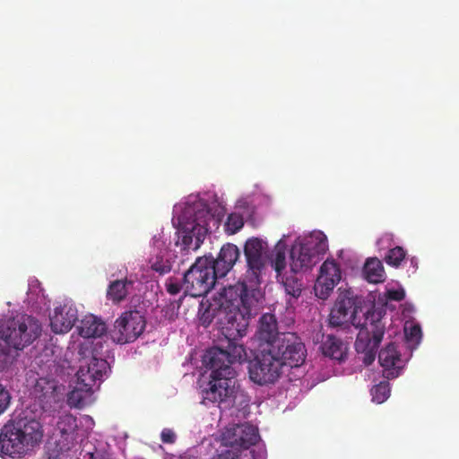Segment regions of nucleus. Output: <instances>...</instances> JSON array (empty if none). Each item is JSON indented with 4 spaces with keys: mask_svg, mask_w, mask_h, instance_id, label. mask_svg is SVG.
I'll return each mask as SVG.
<instances>
[{
    "mask_svg": "<svg viewBox=\"0 0 459 459\" xmlns=\"http://www.w3.org/2000/svg\"><path fill=\"white\" fill-rule=\"evenodd\" d=\"M257 291L245 294V288L238 284L227 288L221 294V306L230 312L220 316L226 345L212 347L204 356V363L210 370L209 381L203 386L204 401L230 407L234 403L237 384L235 362L247 358L240 339L247 334L252 310L256 305Z\"/></svg>",
    "mask_w": 459,
    "mask_h": 459,
    "instance_id": "obj_1",
    "label": "nucleus"
},
{
    "mask_svg": "<svg viewBox=\"0 0 459 459\" xmlns=\"http://www.w3.org/2000/svg\"><path fill=\"white\" fill-rule=\"evenodd\" d=\"M56 388L55 379L39 378L37 381L35 389L41 393L39 398L44 404L39 411L26 408L0 429L1 456L21 458L39 446L44 436V425L55 420Z\"/></svg>",
    "mask_w": 459,
    "mask_h": 459,
    "instance_id": "obj_2",
    "label": "nucleus"
},
{
    "mask_svg": "<svg viewBox=\"0 0 459 459\" xmlns=\"http://www.w3.org/2000/svg\"><path fill=\"white\" fill-rule=\"evenodd\" d=\"M362 299L351 290L340 292L333 307L329 315V324L333 327L347 328L352 325L359 328L355 342V349L362 354V361L366 366L371 365L378 346L385 333V325L380 318L374 319L375 312L364 313L363 324L357 321L359 312H361Z\"/></svg>",
    "mask_w": 459,
    "mask_h": 459,
    "instance_id": "obj_3",
    "label": "nucleus"
},
{
    "mask_svg": "<svg viewBox=\"0 0 459 459\" xmlns=\"http://www.w3.org/2000/svg\"><path fill=\"white\" fill-rule=\"evenodd\" d=\"M266 248V243H264L262 239L258 238H251L247 240L244 247V254L247 259V271L246 274V278L250 283V288L247 287V284L245 281H238L236 284L229 285L224 287L221 291L219 293V303L220 309L218 312L219 316H225L230 309H225L221 306V294L227 288L234 287L236 285L241 284L245 288V294H253L254 291H257L256 296V305L254 307L252 310V316L256 314V311L259 307V299L261 298L260 290L255 288L260 283V275L264 268L265 262L264 259V252Z\"/></svg>",
    "mask_w": 459,
    "mask_h": 459,
    "instance_id": "obj_4",
    "label": "nucleus"
},
{
    "mask_svg": "<svg viewBox=\"0 0 459 459\" xmlns=\"http://www.w3.org/2000/svg\"><path fill=\"white\" fill-rule=\"evenodd\" d=\"M41 331L38 320L27 315L0 320V339L20 352L30 345Z\"/></svg>",
    "mask_w": 459,
    "mask_h": 459,
    "instance_id": "obj_5",
    "label": "nucleus"
},
{
    "mask_svg": "<svg viewBox=\"0 0 459 459\" xmlns=\"http://www.w3.org/2000/svg\"><path fill=\"white\" fill-rule=\"evenodd\" d=\"M328 248L327 238L322 232H316L290 250V270L294 273L311 269Z\"/></svg>",
    "mask_w": 459,
    "mask_h": 459,
    "instance_id": "obj_6",
    "label": "nucleus"
},
{
    "mask_svg": "<svg viewBox=\"0 0 459 459\" xmlns=\"http://www.w3.org/2000/svg\"><path fill=\"white\" fill-rule=\"evenodd\" d=\"M217 278L220 277L209 261L204 256L198 257L184 273V293L192 297L204 296L213 288Z\"/></svg>",
    "mask_w": 459,
    "mask_h": 459,
    "instance_id": "obj_7",
    "label": "nucleus"
},
{
    "mask_svg": "<svg viewBox=\"0 0 459 459\" xmlns=\"http://www.w3.org/2000/svg\"><path fill=\"white\" fill-rule=\"evenodd\" d=\"M267 349L282 366L290 368L300 367L307 357L305 344L294 332H282Z\"/></svg>",
    "mask_w": 459,
    "mask_h": 459,
    "instance_id": "obj_8",
    "label": "nucleus"
},
{
    "mask_svg": "<svg viewBox=\"0 0 459 459\" xmlns=\"http://www.w3.org/2000/svg\"><path fill=\"white\" fill-rule=\"evenodd\" d=\"M282 367L267 348H260L259 353L249 363V377L260 385L273 384L280 377Z\"/></svg>",
    "mask_w": 459,
    "mask_h": 459,
    "instance_id": "obj_9",
    "label": "nucleus"
},
{
    "mask_svg": "<svg viewBox=\"0 0 459 459\" xmlns=\"http://www.w3.org/2000/svg\"><path fill=\"white\" fill-rule=\"evenodd\" d=\"M144 328V317L138 311H126L115 322L113 339L118 343L133 342Z\"/></svg>",
    "mask_w": 459,
    "mask_h": 459,
    "instance_id": "obj_10",
    "label": "nucleus"
},
{
    "mask_svg": "<svg viewBox=\"0 0 459 459\" xmlns=\"http://www.w3.org/2000/svg\"><path fill=\"white\" fill-rule=\"evenodd\" d=\"M258 429L251 424H234L227 427L221 434V442L235 449H248L259 440Z\"/></svg>",
    "mask_w": 459,
    "mask_h": 459,
    "instance_id": "obj_11",
    "label": "nucleus"
},
{
    "mask_svg": "<svg viewBox=\"0 0 459 459\" xmlns=\"http://www.w3.org/2000/svg\"><path fill=\"white\" fill-rule=\"evenodd\" d=\"M342 279L339 264L333 259H326L321 265L314 290L316 297L326 299Z\"/></svg>",
    "mask_w": 459,
    "mask_h": 459,
    "instance_id": "obj_12",
    "label": "nucleus"
},
{
    "mask_svg": "<svg viewBox=\"0 0 459 459\" xmlns=\"http://www.w3.org/2000/svg\"><path fill=\"white\" fill-rule=\"evenodd\" d=\"M27 303L34 310L39 311L49 318L52 331L57 333L55 318L57 316V307L50 310V301L44 293L39 281L36 278H30L28 281Z\"/></svg>",
    "mask_w": 459,
    "mask_h": 459,
    "instance_id": "obj_13",
    "label": "nucleus"
},
{
    "mask_svg": "<svg viewBox=\"0 0 459 459\" xmlns=\"http://www.w3.org/2000/svg\"><path fill=\"white\" fill-rule=\"evenodd\" d=\"M207 231L208 229L205 225L195 221L181 225L177 231L176 246L180 247L182 251H195L203 244Z\"/></svg>",
    "mask_w": 459,
    "mask_h": 459,
    "instance_id": "obj_14",
    "label": "nucleus"
},
{
    "mask_svg": "<svg viewBox=\"0 0 459 459\" xmlns=\"http://www.w3.org/2000/svg\"><path fill=\"white\" fill-rule=\"evenodd\" d=\"M239 249L236 245L228 243L222 246L216 259L212 255H204V257L209 261L217 275L221 278L232 269L239 257Z\"/></svg>",
    "mask_w": 459,
    "mask_h": 459,
    "instance_id": "obj_15",
    "label": "nucleus"
},
{
    "mask_svg": "<svg viewBox=\"0 0 459 459\" xmlns=\"http://www.w3.org/2000/svg\"><path fill=\"white\" fill-rule=\"evenodd\" d=\"M94 351L92 340L72 336L65 353V362H67L68 368H70L72 363L81 362L96 356Z\"/></svg>",
    "mask_w": 459,
    "mask_h": 459,
    "instance_id": "obj_16",
    "label": "nucleus"
},
{
    "mask_svg": "<svg viewBox=\"0 0 459 459\" xmlns=\"http://www.w3.org/2000/svg\"><path fill=\"white\" fill-rule=\"evenodd\" d=\"M282 332L279 331L276 316L271 313L263 314L257 325L255 336L259 342L260 348H270Z\"/></svg>",
    "mask_w": 459,
    "mask_h": 459,
    "instance_id": "obj_17",
    "label": "nucleus"
},
{
    "mask_svg": "<svg viewBox=\"0 0 459 459\" xmlns=\"http://www.w3.org/2000/svg\"><path fill=\"white\" fill-rule=\"evenodd\" d=\"M108 369H109V365L106 359L93 356L89 363L80 366L76 372V378L94 386L98 381L100 384L103 380Z\"/></svg>",
    "mask_w": 459,
    "mask_h": 459,
    "instance_id": "obj_18",
    "label": "nucleus"
},
{
    "mask_svg": "<svg viewBox=\"0 0 459 459\" xmlns=\"http://www.w3.org/2000/svg\"><path fill=\"white\" fill-rule=\"evenodd\" d=\"M77 419L70 413L59 417V453L70 451L76 443Z\"/></svg>",
    "mask_w": 459,
    "mask_h": 459,
    "instance_id": "obj_19",
    "label": "nucleus"
},
{
    "mask_svg": "<svg viewBox=\"0 0 459 459\" xmlns=\"http://www.w3.org/2000/svg\"><path fill=\"white\" fill-rule=\"evenodd\" d=\"M378 362L384 368L385 377L395 378L399 376L402 369L401 354L393 342L386 345L378 353Z\"/></svg>",
    "mask_w": 459,
    "mask_h": 459,
    "instance_id": "obj_20",
    "label": "nucleus"
},
{
    "mask_svg": "<svg viewBox=\"0 0 459 459\" xmlns=\"http://www.w3.org/2000/svg\"><path fill=\"white\" fill-rule=\"evenodd\" d=\"M93 386L76 378L75 385L67 394V404L70 407L82 409L92 402Z\"/></svg>",
    "mask_w": 459,
    "mask_h": 459,
    "instance_id": "obj_21",
    "label": "nucleus"
},
{
    "mask_svg": "<svg viewBox=\"0 0 459 459\" xmlns=\"http://www.w3.org/2000/svg\"><path fill=\"white\" fill-rule=\"evenodd\" d=\"M21 352L0 339V374L6 378L16 374Z\"/></svg>",
    "mask_w": 459,
    "mask_h": 459,
    "instance_id": "obj_22",
    "label": "nucleus"
},
{
    "mask_svg": "<svg viewBox=\"0 0 459 459\" xmlns=\"http://www.w3.org/2000/svg\"><path fill=\"white\" fill-rule=\"evenodd\" d=\"M107 329L106 323L93 315L85 316L78 326L80 337L89 340L102 337L106 334Z\"/></svg>",
    "mask_w": 459,
    "mask_h": 459,
    "instance_id": "obj_23",
    "label": "nucleus"
},
{
    "mask_svg": "<svg viewBox=\"0 0 459 459\" xmlns=\"http://www.w3.org/2000/svg\"><path fill=\"white\" fill-rule=\"evenodd\" d=\"M134 287V281L126 278L122 280H115L111 281L107 289V299L113 304H119L124 301L131 293Z\"/></svg>",
    "mask_w": 459,
    "mask_h": 459,
    "instance_id": "obj_24",
    "label": "nucleus"
},
{
    "mask_svg": "<svg viewBox=\"0 0 459 459\" xmlns=\"http://www.w3.org/2000/svg\"><path fill=\"white\" fill-rule=\"evenodd\" d=\"M59 319L61 332H68L73 328L78 320V311L71 299H65L63 303L59 305Z\"/></svg>",
    "mask_w": 459,
    "mask_h": 459,
    "instance_id": "obj_25",
    "label": "nucleus"
},
{
    "mask_svg": "<svg viewBox=\"0 0 459 459\" xmlns=\"http://www.w3.org/2000/svg\"><path fill=\"white\" fill-rule=\"evenodd\" d=\"M321 351L325 357L342 361L346 357L347 348L343 342L333 335H327L321 344Z\"/></svg>",
    "mask_w": 459,
    "mask_h": 459,
    "instance_id": "obj_26",
    "label": "nucleus"
},
{
    "mask_svg": "<svg viewBox=\"0 0 459 459\" xmlns=\"http://www.w3.org/2000/svg\"><path fill=\"white\" fill-rule=\"evenodd\" d=\"M365 279L371 283H379L385 281V270L381 261L377 258H368L363 267Z\"/></svg>",
    "mask_w": 459,
    "mask_h": 459,
    "instance_id": "obj_27",
    "label": "nucleus"
},
{
    "mask_svg": "<svg viewBox=\"0 0 459 459\" xmlns=\"http://www.w3.org/2000/svg\"><path fill=\"white\" fill-rule=\"evenodd\" d=\"M244 226V218L241 214L232 212L228 215L224 224V230L229 235L236 234Z\"/></svg>",
    "mask_w": 459,
    "mask_h": 459,
    "instance_id": "obj_28",
    "label": "nucleus"
},
{
    "mask_svg": "<svg viewBox=\"0 0 459 459\" xmlns=\"http://www.w3.org/2000/svg\"><path fill=\"white\" fill-rule=\"evenodd\" d=\"M372 401L377 403H384L390 395V385L386 381L380 382L371 389Z\"/></svg>",
    "mask_w": 459,
    "mask_h": 459,
    "instance_id": "obj_29",
    "label": "nucleus"
},
{
    "mask_svg": "<svg viewBox=\"0 0 459 459\" xmlns=\"http://www.w3.org/2000/svg\"><path fill=\"white\" fill-rule=\"evenodd\" d=\"M405 255L406 251L403 247H395L387 252L385 261L392 266L398 267L405 258Z\"/></svg>",
    "mask_w": 459,
    "mask_h": 459,
    "instance_id": "obj_30",
    "label": "nucleus"
},
{
    "mask_svg": "<svg viewBox=\"0 0 459 459\" xmlns=\"http://www.w3.org/2000/svg\"><path fill=\"white\" fill-rule=\"evenodd\" d=\"M281 281L289 295L297 298L301 294L302 285L296 277H286L285 279L282 278Z\"/></svg>",
    "mask_w": 459,
    "mask_h": 459,
    "instance_id": "obj_31",
    "label": "nucleus"
},
{
    "mask_svg": "<svg viewBox=\"0 0 459 459\" xmlns=\"http://www.w3.org/2000/svg\"><path fill=\"white\" fill-rule=\"evenodd\" d=\"M272 266L277 273V276L281 275V272L286 267V255L285 250L277 247L275 254L272 259Z\"/></svg>",
    "mask_w": 459,
    "mask_h": 459,
    "instance_id": "obj_32",
    "label": "nucleus"
},
{
    "mask_svg": "<svg viewBox=\"0 0 459 459\" xmlns=\"http://www.w3.org/2000/svg\"><path fill=\"white\" fill-rule=\"evenodd\" d=\"M151 268L159 273L160 275L168 273L171 270V264L169 260L157 256L154 260H151Z\"/></svg>",
    "mask_w": 459,
    "mask_h": 459,
    "instance_id": "obj_33",
    "label": "nucleus"
},
{
    "mask_svg": "<svg viewBox=\"0 0 459 459\" xmlns=\"http://www.w3.org/2000/svg\"><path fill=\"white\" fill-rule=\"evenodd\" d=\"M12 395L10 391L0 384V415L4 413L10 407Z\"/></svg>",
    "mask_w": 459,
    "mask_h": 459,
    "instance_id": "obj_34",
    "label": "nucleus"
},
{
    "mask_svg": "<svg viewBox=\"0 0 459 459\" xmlns=\"http://www.w3.org/2000/svg\"><path fill=\"white\" fill-rule=\"evenodd\" d=\"M166 291L170 295H178L181 290H184L183 281L181 282L178 279L169 277L165 282Z\"/></svg>",
    "mask_w": 459,
    "mask_h": 459,
    "instance_id": "obj_35",
    "label": "nucleus"
},
{
    "mask_svg": "<svg viewBox=\"0 0 459 459\" xmlns=\"http://www.w3.org/2000/svg\"><path fill=\"white\" fill-rule=\"evenodd\" d=\"M214 318V311L210 307L204 309V311L199 316L200 325L204 327H208Z\"/></svg>",
    "mask_w": 459,
    "mask_h": 459,
    "instance_id": "obj_36",
    "label": "nucleus"
},
{
    "mask_svg": "<svg viewBox=\"0 0 459 459\" xmlns=\"http://www.w3.org/2000/svg\"><path fill=\"white\" fill-rule=\"evenodd\" d=\"M406 336L411 341L418 342L421 337V329L420 325H411L409 329V332L406 333Z\"/></svg>",
    "mask_w": 459,
    "mask_h": 459,
    "instance_id": "obj_37",
    "label": "nucleus"
},
{
    "mask_svg": "<svg viewBox=\"0 0 459 459\" xmlns=\"http://www.w3.org/2000/svg\"><path fill=\"white\" fill-rule=\"evenodd\" d=\"M160 438L163 443L173 444L176 441V434L170 429H164L161 431Z\"/></svg>",
    "mask_w": 459,
    "mask_h": 459,
    "instance_id": "obj_38",
    "label": "nucleus"
},
{
    "mask_svg": "<svg viewBox=\"0 0 459 459\" xmlns=\"http://www.w3.org/2000/svg\"><path fill=\"white\" fill-rule=\"evenodd\" d=\"M386 297L390 300L401 301L404 299L405 293L403 290H389Z\"/></svg>",
    "mask_w": 459,
    "mask_h": 459,
    "instance_id": "obj_39",
    "label": "nucleus"
},
{
    "mask_svg": "<svg viewBox=\"0 0 459 459\" xmlns=\"http://www.w3.org/2000/svg\"><path fill=\"white\" fill-rule=\"evenodd\" d=\"M216 459H239V455L237 451L225 450L219 454Z\"/></svg>",
    "mask_w": 459,
    "mask_h": 459,
    "instance_id": "obj_40",
    "label": "nucleus"
},
{
    "mask_svg": "<svg viewBox=\"0 0 459 459\" xmlns=\"http://www.w3.org/2000/svg\"><path fill=\"white\" fill-rule=\"evenodd\" d=\"M42 459H57V449L56 446H53L49 444L47 446V450L42 457Z\"/></svg>",
    "mask_w": 459,
    "mask_h": 459,
    "instance_id": "obj_41",
    "label": "nucleus"
},
{
    "mask_svg": "<svg viewBox=\"0 0 459 459\" xmlns=\"http://www.w3.org/2000/svg\"><path fill=\"white\" fill-rule=\"evenodd\" d=\"M90 459H110L109 456L100 451H96L95 453L90 454Z\"/></svg>",
    "mask_w": 459,
    "mask_h": 459,
    "instance_id": "obj_42",
    "label": "nucleus"
},
{
    "mask_svg": "<svg viewBox=\"0 0 459 459\" xmlns=\"http://www.w3.org/2000/svg\"><path fill=\"white\" fill-rule=\"evenodd\" d=\"M180 301H181V299H179V300L177 302V307H178V308L180 307Z\"/></svg>",
    "mask_w": 459,
    "mask_h": 459,
    "instance_id": "obj_43",
    "label": "nucleus"
},
{
    "mask_svg": "<svg viewBox=\"0 0 459 459\" xmlns=\"http://www.w3.org/2000/svg\"><path fill=\"white\" fill-rule=\"evenodd\" d=\"M156 238H157V236H154V241L158 242V240Z\"/></svg>",
    "mask_w": 459,
    "mask_h": 459,
    "instance_id": "obj_44",
    "label": "nucleus"
}]
</instances>
